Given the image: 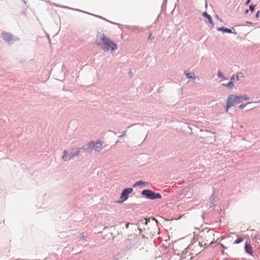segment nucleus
<instances>
[{
	"mask_svg": "<svg viewBox=\"0 0 260 260\" xmlns=\"http://www.w3.org/2000/svg\"><path fill=\"white\" fill-rule=\"evenodd\" d=\"M244 77V74L242 72H238L236 75V78L237 80H239L240 78H243Z\"/></svg>",
	"mask_w": 260,
	"mask_h": 260,
	"instance_id": "6ab92c4d",
	"label": "nucleus"
},
{
	"mask_svg": "<svg viewBox=\"0 0 260 260\" xmlns=\"http://www.w3.org/2000/svg\"><path fill=\"white\" fill-rule=\"evenodd\" d=\"M80 12L82 13L86 14L89 15H91V13H90L84 11L83 10H80Z\"/></svg>",
	"mask_w": 260,
	"mask_h": 260,
	"instance_id": "7c9ffc66",
	"label": "nucleus"
},
{
	"mask_svg": "<svg viewBox=\"0 0 260 260\" xmlns=\"http://www.w3.org/2000/svg\"><path fill=\"white\" fill-rule=\"evenodd\" d=\"M102 142L98 140L96 141H90L87 145L83 147L84 149V152L86 155L90 154L92 151L94 150L95 152H100L101 150Z\"/></svg>",
	"mask_w": 260,
	"mask_h": 260,
	"instance_id": "f03ea898",
	"label": "nucleus"
},
{
	"mask_svg": "<svg viewBox=\"0 0 260 260\" xmlns=\"http://www.w3.org/2000/svg\"><path fill=\"white\" fill-rule=\"evenodd\" d=\"M251 0H246V2L245 3V5L246 6H247L249 5V4L250 3Z\"/></svg>",
	"mask_w": 260,
	"mask_h": 260,
	"instance_id": "c9c22d12",
	"label": "nucleus"
},
{
	"mask_svg": "<svg viewBox=\"0 0 260 260\" xmlns=\"http://www.w3.org/2000/svg\"><path fill=\"white\" fill-rule=\"evenodd\" d=\"M232 30H235L234 27H232V29L226 28L225 27L222 26L220 27H218L217 28V30L218 31H220L223 34L227 33V34H233L235 35H237V32L235 31H233Z\"/></svg>",
	"mask_w": 260,
	"mask_h": 260,
	"instance_id": "0eeeda50",
	"label": "nucleus"
},
{
	"mask_svg": "<svg viewBox=\"0 0 260 260\" xmlns=\"http://www.w3.org/2000/svg\"><path fill=\"white\" fill-rule=\"evenodd\" d=\"M246 23H247V24H252V22H249V21H247V22H246Z\"/></svg>",
	"mask_w": 260,
	"mask_h": 260,
	"instance_id": "79ce46f5",
	"label": "nucleus"
},
{
	"mask_svg": "<svg viewBox=\"0 0 260 260\" xmlns=\"http://www.w3.org/2000/svg\"><path fill=\"white\" fill-rule=\"evenodd\" d=\"M101 19L104 20H105V21H107V22H109V23H111V24H114V25H118V26H119V25H120V24H119L117 23H115V22H112V21H110V20H107V19H106V18H104V17H102Z\"/></svg>",
	"mask_w": 260,
	"mask_h": 260,
	"instance_id": "5701e85b",
	"label": "nucleus"
},
{
	"mask_svg": "<svg viewBox=\"0 0 260 260\" xmlns=\"http://www.w3.org/2000/svg\"><path fill=\"white\" fill-rule=\"evenodd\" d=\"M167 0H164V2H163L162 4H163V5H164V4H166V3H167Z\"/></svg>",
	"mask_w": 260,
	"mask_h": 260,
	"instance_id": "a19ab883",
	"label": "nucleus"
},
{
	"mask_svg": "<svg viewBox=\"0 0 260 260\" xmlns=\"http://www.w3.org/2000/svg\"><path fill=\"white\" fill-rule=\"evenodd\" d=\"M233 96L234 95L231 94L226 99V105L225 108V110L226 112H228L229 110L231 107L234 106V105L233 104L232 102H231Z\"/></svg>",
	"mask_w": 260,
	"mask_h": 260,
	"instance_id": "1a4fd4ad",
	"label": "nucleus"
},
{
	"mask_svg": "<svg viewBox=\"0 0 260 260\" xmlns=\"http://www.w3.org/2000/svg\"><path fill=\"white\" fill-rule=\"evenodd\" d=\"M234 79H235V75H233L231 77L230 81H233V80H234Z\"/></svg>",
	"mask_w": 260,
	"mask_h": 260,
	"instance_id": "e433bc0d",
	"label": "nucleus"
},
{
	"mask_svg": "<svg viewBox=\"0 0 260 260\" xmlns=\"http://www.w3.org/2000/svg\"><path fill=\"white\" fill-rule=\"evenodd\" d=\"M125 134H126L125 131L122 132L121 135L119 136V138H122V137H124L125 136Z\"/></svg>",
	"mask_w": 260,
	"mask_h": 260,
	"instance_id": "2f4dec72",
	"label": "nucleus"
},
{
	"mask_svg": "<svg viewBox=\"0 0 260 260\" xmlns=\"http://www.w3.org/2000/svg\"><path fill=\"white\" fill-rule=\"evenodd\" d=\"M146 229V234H150L152 235H154L156 234H159V228L158 225V221L155 218H149V220H148V223Z\"/></svg>",
	"mask_w": 260,
	"mask_h": 260,
	"instance_id": "7ed1b4c3",
	"label": "nucleus"
},
{
	"mask_svg": "<svg viewBox=\"0 0 260 260\" xmlns=\"http://www.w3.org/2000/svg\"><path fill=\"white\" fill-rule=\"evenodd\" d=\"M252 102H247V103L246 104H241L239 108V109H243L244 108H245L247 105H249V104H252Z\"/></svg>",
	"mask_w": 260,
	"mask_h": 260,
	"instance_id": "412c9836",
	"label": "nucleus"
},
{
	"mask_svg": "<svg viewBox=\"0 0 260 260\" xmlns=\"http://www.w3.org/2000/svg\"><path fill=\"white\" fill-rule=\"evenodd\" d=\"M205 132L207 133H211V134H215V133L214 132H211L210 131L207 130V129H205Z\"/></svg>",
	"mask_w": 260,
	"mask_h": 260,
	"instance_id": "f704fd0d",
	"label": "nucleus"
},
{
	"mask_svg": "<svg viewBox=\"0 0 260 260\" xmlns=\"http://www.w3.org/2000/svg\"><path fill=\"white\" fill-rule=\"evenodd\" d=\"M243 241L242 238H238L234 242V244H238L242 242Z\"/></svg>",
	"mask_w": 260,
	"mask_h": 260,
	"instance_id": "b1692460",
	"label": "nucleus"
},
{
	"mask_svg": "<svg viewBox=\"0 0 260 260\" xmlns=\"http://www.w3.org/2000/svg\"><path fill=\"white\" fill-rule=\"evenodd\" d=\"M133 191L132 187H127L124 188L120 196L119 200L116 201V203L121 204L126 201L128 198V195Z\"/></svg>",
	"mask_w": 260,
	"mask_h": 260,
	"instance_id": "39448f33",
	"label": "nucleus"
},
{
	"mask_svg": "<svg viewBox=\"0 0 260 260\" xmlns=\"http://www.w3.org/2000/svg\"><path fill=\"white\" fill-rule=\"evenodd\" d=\"M139 230L140 231V233H141L142 232V229L141 228V227L139 228Z\"/></svg>",
	"mask_w": 260,
	"mask_h": 260,
	"instance_id": "ea45409f",
	"label": "nucleus"
},
{
	"mask_svg": "<svg viewBox=\"0 0 260 260\" xmlns=\"http://www.w3.org/2000/svg\"><path fill=\"white\" fill-rule=\"evenodd\" d=\"M87 233L83 232L81 233L79 237V241H81L82 242H86L87 241Z\"/></svg>",
	"mask_w": 260,
	"mask_h": 260,
	"instance_id": "2eb2a0df",
	"label": "nucleus"
},
{
	"mask_svg": "<svg viewBox=\"0 0 260 260\" xmlns=\"http://www.w3.org/2000/svg\"><path fill=\"white\" fill-rule=\"evenodd\" d=\"M217 76L219 78H220L222 79L225 78L224 75L222 74V73L221 72H220L219 71L218 72Z\"/></svg>",
	"mask_w": 260,
	"mask_h": 260,
	"instance_id": "393cba45",
	"label": "nucleus"
},
{
	"mask_svg": "<svg viewBox=\"0 0 260 260\" xmlns=\"http://www.w3.org/2000/svg\"><path fill=\"white\" fill-rule=\"evenodd\" d=\"M255 6H256V5H252V4H251V5L249 6V10L251 13H253V12L254 11V10H255Z\"/></svg>",
	"mask_w": 260,
	"mask_h": 260,
	"instance_id": "aec40b11",
	"label": "nucleus"
},
{
	"mask_svg": "<svg viewBox=\"0 0 260 260\" xmlns=\"http://www.w3.org/2000/svg\"><path fill=\"white\" fill-rule=\"evenodd\" d=\"M259 14H260V11H258L256 13V14H255V17H256V18H258V17H259Z\"/></svg>",
	"mask_w": 260,
	"mask_h": 260,
	"instance_id": "72a5a7b5",
	"label": "nucleus"
},
{
	"mask_svg": "<svg viewBox=\"0 0 260 260\" xmlns=\"http://www.w3.org/2000/svg\"><path fill=\"white\" fill-rule=\"evenodd\" d=\"M91 15L92 16H94L95 17H96V18H100V19H101V18H102V16H101L100 15H95V14H91Z\"/></svg>",
	"mask_w": 260,
	"mask_h": 260,
	"instance_id": "473e14b6",
	"label": "nucleus"
},
{
	"mask_svg": "<svg viewBox=\"0 0 260 260\" xmlns=\"http://www.w3.org/2000/svg\"><path fill=\"white\" fill-rule=\"evenodd\" d=\"M241 98L240 95H234L231 102L235 105V104L240 103L241 102Z\"/></svg>",
	"mask_w": 260,
	"mask_h": 260,
	"instance_id": "dca6fc26",
	"label": "nucleus"
},
{
	"mask_svg": "<svg viewBox=\"0 0 260 260\" xmlns=\"http://www.w3.org/2000/svg\"><path fill=\"white\" fill-rule=\"evenodd\" d=\"M216 198V194L214 192L212 193V194L210 197V201H214L215 199Z\"/></svg>",
	"mask_w": 260,
	"mask_h": 260,
	"instance_id": "cd10ccee",
	"label": "nucleus"
},
{
	"mask_svg": "<svg viewBox=\"0 0 260 260\" xmlns=\"http://www.w3.org/2000/svg\"><path fill=\"white\" fill-rule=\"evenodd\" d=\"M84 152V149L83 147H73L71 149V154L72 159H74L75 157L78 156L81 153Z\"/></svg>",
	"mask_w": 260,
	"mask_h": 260,
	"instance_id": "423d86ee",
	"label": "nucleus"
},
{
	"mask_svg": "<svg viewBox=\"0 0 260 260\" xmlns=\"http://www.w3.org/2000/svg\"><path fill=\"white\" fill-rule=\"evenodd\" d=\"M141 194L148 200H155L162 198L161 194L158 192H155L154 191L145 189L141 191Z\"/></svg>",
	"mask_w": 260,
	"mask_h": 260,
	"instance_id": "20e7f679",
	"label": "nucleus"
},
{
	"mask_svg": "<svg viewBox=\"0 0 260 260\" xmlns=\"http://www.w3.org/2000/svg\"><path fill=\"white\" fill-rule=\"evenodd\" d=\"M221 85L222 86L228 87L229 89H232L234 86V82L233 81H230L226 84L222 83Z\"/></svg>",
	"mask_w": 260,
	"mask_h": 260,
	"instance_id": "a211bd4d",
	"label": "nucleus"
},
{
	"mask_svg": "<svg viewBox=\"0 0 260 260\" xmlns=\"http://www.w3.org/2000/svg\"><path fill=\"white\" fill-rule=\"evenodd\" d=\"M101 19L104 20H105V21H107V22H109V23H111V24H114V25H118V26H119V25H120V24H119L117 23H115V22H112V21H110V20H107V19H106V18H104V17H102Z\"/></svg>",
	"mask_w": 260,
	"mask_h": 260,
	"instance_id": "4be33fe9",
	"label": "nucleus"
},
{
	"mask_svg": "<svg viewBox=\"0 0 260 260\" xmlns=\"http://www.w3.org/2000/svg\"><path fill=\"white\" fill-rule=\"evenodd\" d=\"M220 246H221V247H222V248H224V249H226V248H227V247H226L224 246L223 244H220Z\"/></svg>",
	"mask_w": 260,
	"mask_h": 260,
	"instance_id": "4c0bfd02",
	"label": "nucleus"
},
{
	"mask_svg": "<svg viewBox=\"0 0 260 260\" xmlns=\"http://www.w3.org/2000/svg\"><path fill=\"white\" fill-rule=\"evenodd\" d=\"M240 96H241V99L242 100L243 99L244 101H247V100H249L248 96L246 94H244L242 95H241Z\"/></svg>",
	"mask_w": 260,
	"mask_h": 260,
	"instance_id": "a878e982",
	"label": "nucleus"
},
{
	"mask_svg": "<svg viewBox=\"0 0 260 260\" xmlns=\"http://www.w3.org/2000/svg\"><path fill=\"white\" fill-rule=\"evenodd\" d=\"M184 74L185 75L186 77L189 79H194L196 78L193 73L188 72V70L184 71Z\"/></svg>",
	"mask_w": 260,
	"mask_h": 260,
	"instance_id": "4468645a",
	"label": "nucleus"
},
{
	"mask_svg": "<svg viewBox=\"0 0 260 260\" xmlns=\"http://www.w3.org/2000/svg\"><path fill=\"white\" fill-rule=\"evenodd\" d=\"M13 37V36L11 33L5 31L2 32V38L6 42L10 43L12 41Z\"/></svg>",
	"mask_w": 260,
	"mask_h": 260,
	"instance_id": "6e6552de",
	"label": "nucleus"
},
{
	"mask_svg": "<svg viewBox=\"0 0 260 260\" xmlns=\"http://www.w3.org/2000/svg\"><path fill=\"white\" fill-rule=\"evenodd\" d=\"M62 159H63L64 161H69L72 160L71 152L69 153L67 150H64Z\"/></svg>",
	"mask_w": 260,
	"mask_h": 260,
	"instance_id": "ddd939ff",
	"label": "nucleus"
},
{
	"mask_svg": "<svg viewBox=\"0 0 260 260\" xmlns=\"http://www.w3.org/2000/svg\"><path fill=\"white\" fill-rule=\"evenodd\" d=\"M202 15L203 17L208 19V22L211 24L210 29H212L214 27V23L212 18V17L208 14L206 12H204L202 13Z\"/></svg>",
	"mask_w": 260,
	"mask_h": 260,
	"instance_id": "9b49d317",
	"label": "nucleus"
},
{
	"mask_svg": "<svg viewBox=\"0 0 260 260\" xmlns=\"http://www.w3.org/2000/svg\"><path fill=\"white\" fill-rule=\"evenodd\" d=\"M244 249H245V251L246 253L250 255H252V253H253L252 248V246H251L250 243L249 242L246 241L245 242V246H244Z\"/></svg>",
	"mask_w": 260,
	"mask_h": 260,
	"instance_id": "9d476101",
	"label": "nucleus"
},
{
	"mask_svg": "<svg viewBox=\"0 0 260 260\" xmlns=\"http://www.w3.org/2000/svg\"><path fill=\"white\" fill-rule=\"evenodd\" d=\"M249 11V9H246V10H245L244 13H245V14H247L248 13Z\"/></svg>",
	"mask_w": 260,
	"mask_h": 260,
	"instance_id": "58836bf2",
	"label": "nucleus"
},
{
	"mask_svg": "<svg viewBox=\"0 0 260 260\" xmlns=\"http://www.w3.org/2000/svg\"><path fill=\"white\" fill-rule=\"evenodd\" d=\"M147 182H144L142 180H140V181H138L137 182H136V183H135L133 185V187H136L138 186H145L146 185H147Z\"/></svg>",
	"mask_w": 260,
	"mask_h": 260,
	"instance_id": "f3484780",
	"label": "nucleus"
},
{
	"mask_svg": "<svg viewBox=\"0 0 260 260\" xmlns=\"http://www.w3.org/2000/svg\"><path fill=\"white\" fill-rule=\"evenodd\" d=\"M100 40L102 41L101 49L104 52H107L110 50L114 51L118 48L117 45L110 38L106 37L104 34L101 35Z\"/></svg>",
	"mask_w": 260,
	"mask_h": 260,
	"instance_id": "f257e3e1",
	"label": "nucleus"
},
{
	"mask_svg": "<svg viewBox=\"0 0 260 260\" xmlns=\"http://www.w3.org/2000/svg\"><path fill=\"white\" fill-rule=\"evenodd\" d=\"M148 220H149V218H143L141 219L138 225L139 227H142L144 231H146V226L148 223Z\"/></svg>",
	"mask_w": 260,
	"mask_h": 260,
	"instance_id": "f8f14e48",
	"label": "nucleus"
},
{
	"mask_svg": "<svg viewBox=\"0 0 260 260\" xmlns=\"http://www.w3.org/2000/svg\"><path fill=\"white\" fill-rule=\"evenodd\" d=\"M215 17H216V18H217V19H219L218 16L217 15H215Z\"/></svg>",
	"mask_w": 260,
	"mask_h": 260,
	"instance_id": "37998d69",
	"label": "nucleus"
},
{
	"mask_svg": "<svg viewBox=\"0 0 260 260\" xmlns=\"http://www.w3.org/2000/svg\"><path fill=\"white\" fill-rule=\"evenodd\" d=\"M207 3H205V8L206 9V8H207Z\"/></svg>",
	"mask_w": 260,
	"mask_h": 260,
	"instance_id": "c03bdc74",
	"label": "nucleus"
},
{
	"mask_svg": "<svg viewBox=\"0 0 260 260\" xmlns=\"http://www.w3.org/2000/svg\"><path fill=\"white\" fill-rule=\"evenodd\" d=\"M151 36H152V34H151V32H150L149 34L148 39V40H151V41L154 39V37H151Z\"/></svg>",
	"mask_w": 260,
	"mask_h": 260,
	"instance_id": "c756f323",
	"label": "nucleus"
},
{
	"mask_svg": "<svg viewBox=\"0 0 260 260\" xmlns=\"http://www.w3.org/2000/svg\"><path fill=\"white\" fill-rule=\"evenodd\" d=\"M64 8L66 9H69V10H73V11H77V12H80V10H79V9H78L72 8H70V7H64Z\"/></svg>",
	"mask_w": 260,
	"mask_h": 260,
	"instance_id": "bb28decb",
	"label": "nucleus"
},
{
	"mask_svg": "<svg viewBox=\"0 0 260 260\" xmlns=\"http://www.w3.org/2000/svg\"><path fill=\"white\" fill-rule=\"evenodd\" d=\"M210 208H214V201H210Z\"/></svg>",
	"mask_w": 260,
	"mask_h": 260,
	"instance_id": "c85d7f7f",
	"label": "nucleus"
}]
</instances>
